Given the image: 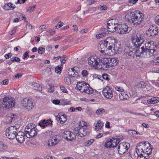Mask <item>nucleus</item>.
<instances>
[{"mask_svg": "<svg viewBox=\"0 0 159 159\" xmlns=\"http://www.w3.org/2000/svg\"><path fill=\"white\" fill-rule=\"evenodd\" d=\"M60 88L63 92L65 93H67L68 92L67 90L64 86L63 85H61Z\"/></svg>", "mask_w": 159, "mask_h": 159, "instance_id": "obj_53", "label": "nucleus"}, {"mask_svg": "<svg viewBox=\"0 0 159 159\" xmlns=\"http://www.w3.org/2000/svg\"><path fill=\"white\" fill-rule=\"evenodd\" d=\"M32 88L34 90L38 91L42 90V87L39 84L37 83H34L32 84Z\"/></svg>", "mask_w": 159, "mask_h": 159, "instance_id": "obj_36", "label": "nucleus"}, {"mask_svg": "<svg viewBox=\"0 0 159 159\" xmlns=\"http://www.w3.org/2000/svg\"><path fill=\"white\" fill-rule=\"evenodd\" d=\"M128 133L130 135L132 136H134L137 134V132L135 130L131 129L128 130Z\"/></svg>", "mask_w": 159, "mask_h": 159, "instance_id": "obj_51", "label": "nucleus"}, {"mask_svg": "<svg viewBox=\"0 0 159 159\" xmlns=\"http://www.w3.org/2000/svg\"><path fill=\"white\" fill-rule=\"evenodd\" d=\"M7 148V146L3 143L0 141V151H3Z\"/></svg>", "mask_w": 159, "mask_h": 159, "instance_id": "obj_43", "label": "nucleus"}, {"mask_svg": "<svg viewBox=\"0 0 159 159\" xmlns=\"http://www.w3.org/2000/svg\"><path fill=\"white\" fill-rule=\"evenodd\" d=\"M130 147L129 143H127L122 142L119 143L117 150L119 154L120 155L124 154Z\"/></svg>", "mask_w": 159, "mask_h": 159, "instance_id": "obj_13", "label": "nucleus"}, {"mask_svg": "<svg viewBox=\"0 0 159 159\" xmlns=\"http://www.w3.org/2000/svg\"><path fill=\"white\" fill-rule=\"evenodd\" d=\"M87 125L86 122L80 121L74 129V132L78 137L82 138L87 134Z\"/></svg>", "mask_w": 159, "mask_h": 159, "instance_id": "obj_1", "label": "nucleus"}, {"mask_svg": "<svg viewBox=\"0 0 159 159\" xmlns=\"http://www.w3.org/2000/svg\"><path fill=\"white\" fill-rule=\"evenodd\" d=\"M45 50L44 48L40 47L39 48L38 51L39 54H42L44 53Z\"/></svg>", "mask_w": 159, "mask_h": 159, "instance_id": "obj_49", "label": "nucleus"}, {"mask_svg": "<svg viewBox=\"0 0 159 159\" xmlns=\"http://www.w3.org/2000/svg\"><path fill=\"white\" fill-rule=\"evenodd\" d=\"M108 45L105 40H104L100 44V48L99 49L100 52L103 55H108L107 52L110 49L109 48V46L107 48Z\"/></svg>", "mask_w": 159, "mask_h": 159, "instance_id": "obj_16", "label": "nucleus"}, {"mask_svg": "<svg viewBox=\"0 0 159 159\" xmlns=\"http://www.w3.org/2000/svg\"><path fill=\"white\" fill-rule=\"evenodd\" d=\"M138 146H139V143L137 144L136 148L135 151L134 153L135 157H137V159H139L138 158L139 156V154L138 153L139 152V149L138 148Z\"/></svg>", "mask_w": 159, "mask_h": 159, "instance_id": "obj_41", "label": "nucleus"}, {"mask_svg": "<svg viewBox=\"0 0 159 159\" xmlns=\"http://www.w3.org/2000/svg\"><path fill=\"white\" fill-rule=\"evenodd\" d=\"M107 34V33L106 32H103L101 33H99L97 34L96 36V37L98 39H100L106 36Z\"/></svg>", "mask_w": 159, "mask_h": 159, "instance_id": "obj_45", "label": "nucleus"}, {"mask_svg": "<svg viewBox=\"0 0 159 159\" xmlns=\"http://www.w3.org/2000/svg\"><path fill=\"white\" fill-rule=\"evenodd\" d=\"M105 40L109 45V48L110 49L112 48L116 42L115 38L113 37H108L106 38Z\"/></svg>", "mask_w": 159, "mask_h": 159, "instance_id": "obj_22", "label": "nucleus"}, {"mask_svg": "<svg viewBox=\"0 0 159 159\" xmlns=\"http://www.w3.org/2000/svg\"><path fill=\"white\" fill-rule=\"evenodd\" d=\"M35 8L36 6L35 5L28 7L26 8V11L29 12L33 11Z\"/></svg>", "mask_w": 159, "mask_h": 159, "instance_id": "obj_44", "label": "nucleus"}, {"mask_svg": "<svg viewBox=\"0 0 159 159\" xmlns=\"http://www.w3.org/2000/svg\"><path fill=\"white\" fill-rule=\"evenodd\" d=\"M102 92L103 96L107 99H111L113 96V89L108 86H106L102 90Z\"/></svg>", "mask_w": 159, "mask_h": 159, "instance_id": "obj_11", "label": "nucleus"}, {"mask_svg": "<svg viewBox=\"0 0 159 159\" xmlns=\"http://www.w3.org/2000/svg\"><path fill=\"white\" fill-rule=\"evenodd\" d=\"M148 31L151 33L150 36H153L158 34L159 30L157 27L152 26V27H150Z\"/></svg>", "mask_w": 159, "mask_h": 159, "instance_id": "obj_25", "label": "nucleus"}, {"mask_svg": "<svg viewBox=\"0 0 159 159\" xmlns=\"http://www.w3.org/2000/svg\"><path fill=\"white\" fill-rule=\"evenodd\" d=\"M63 66L61 65L60 66H58L55 68V71L56 73L58 74H60L61 71V69L63 68Z\"/></svg>", "mask_w": 159, "mask_h": 159, "instance_id": "obj_40", "label": "nucleus"}, {"mask_svg": "<svg viewBox=\"0 0 159 159\" xmlns=\"http://www.w3.org/2000/svg\"><path fill=\"white\" fill-rule=\"evenodd\" d=\"M103 122L101 120H98L96 125L95 126V129L97 130L100 129L103 126Z\"/></svg>", "mask_w": 159, "mask_h": 159, "instance_id": "obj_34", "label": "nucleus"}, {"mask_svg": "<svg viewBox=\"0 0 159 159\" xmlns=\"http://www.w3.org/2000/svg\"><path fill=\"white\" fill-rule=\"evenodd\" d=\"M36 126L33 123L28 124L25 128V132L26 136L29 138L34 137L37 134Z\"/></svg>", "mask_w": 159, "mask_h": 159, "instance_id": "obj_4", "label": "nucleus"}, {"mask_svg": "<svg viewBox=\"0 0 159 159\" xmlns=\"http://www.w3.org/2000/svg\"><path fill=\"white\" fill-rule=\"evenodd\" d=\"M121 51L122 49L120 47V46L119 45L117 47L116 44V45L115 44L114 47H113V48L110 50H108L107 52L108 55L112 56L114 55L117 53H119Z\"/></svg>", "mask_w": 159, "mask_h": 159, "instance_id": "obj_18", "label": "nucleus"}, {"mask_svg": "<svg viewBox=\"0 0 159 159\" xmlns=\"http://www.w3.org/2000/svg\"><path fill=\"white\" fill-rule=\"evenodd\" d=\"M17 142L20 143H23L25 141V136L24 134L21 132H19L15 137Z\"/></svg>", "mask_w": 159, "mask_h": 159, "instance_id": "obj_21", "label": "nucleus"}, {"mask_svg": "<svg viewBox=\"0 0 159 159\" xmlns=\"http://www.w3.org/2000/svg\"><path fill=\"white\" fill-rule=\"evenodd\" d=\"M110 58H102L100 60L99 63L100 65H99V69L107 70L110 67Z\"/></svg>", "mask_w": 159, "mask_h": 159, "instance_id": "obj_10", "label": "nucleus"}, {"mask_svg": "<svg viewBox=\"0 0 159 159\" xmlns=\"http://www.w3.org/2000/svg\"><path fill=\"white\" fill-rule=\"evenodd\" d=\"M149 45V47L146 48V51H147V57H150L154 55V52L155 50L154 49H152V47Z\"/></svg>", "mask_w": 159, "mask_h": 159, "instance_id": "obj_28", "label": "nucleus"}, {"mask_svg": "<svg viewBox=\"0 0 159 159\" xmlns=\"http://www.w3.org/2000/svg\"><path fill=\"white\" fill-rule=\"evenodd\" d=\"M56 119L58 121H59L61 124H63L67 120V116L66 115H60L58 114L56 116Z\"/></svg>", "mask_w": 159, "mask_h": 159, "instance_id": "obj_23", "label": "nucleus"}, {"mask_svg": "<svg viewBox=\"0 0 159 159\" xmlns=\"http://www.w3.org/2000/svg\"><path fill=\"white\" fill-rule=\"evenodd\" d=\"M104 146L107 148H113L111 139H107L104 144Z\"/></svg>", "mask_w": 159, "mask_h": 159, "instance_id": "obj_37", "label": "nucleus"}, {"mask_svg": "<svg viewBox=\"0 0 159 159\" xmlns=\"http://www.w3.org/2000/svg\"><path fill=\"white\" fill-rule=\"evenodd\" d=\"M129 96H130V94L127 92L120 93L119 95L120 99L122 100L128 99L129 98Z\"/></svg>", "mask_w": 159, "mask_h": 159, "instance_id": "obj_27", "label": "nucleus"}, {"mask_svg": "<svg viewBox=\"0 0 159 159\" xmlns=\"http://www.w3.org/2000/svg\"><path fill=\"white\" fill-rule=\"evenodd\" d=\"M16 7V6L12 3L9 2L5 4L3 8L5 11H8L13 10Z\"/></svg>", "mask_w": 159, "mask_h": 159, "instance_id": "obj_24", "label": "nucleus"}, {"mask_svg": "<svg viewBox=\"0 0 159 159\" xmlns=\"http://www.w3.org/2000/svg\"><path fill=\"white\" fill-rule=\"evenodd\" d=\"M52 121H51L50 119H48L47 120H44L40 121L39 123V125L44 128L47 126L48 125H50L51 124Z\"/></svg>", "mask_w": 159, "mask_h": 159, "instance_id": "obj_26", "label": "nucleus"}, {"mask_svg": "<svg viewBox=\"0 0 159 159\" xmlns=\"http://www.w3.org/2000/svg\"><path fill=\"white\" fill-rule=\"evenodd\" d=\"M131 40L135 48H137L136 51L134 54L135 57L136 56V57H139V53L138 50L139 49V38L138 37L137 34H132L131 37Z\"/></svg>", "mask_w": 159, "mask_h": 159, "instance_id": "obj_12", "label": "nucleus"}, {"mask_svg": "<svg viewBox=\"0 0 159 159\" xmlns=\"http://www.w3.org/2000/svg\"><path fill=\"white\" fill-rule=\"evenodd\" d=\"M146 84L143 81H141L140 82V91H142L143 89L145 91V89L146 90Z\"/></svg>", "mask_w": 159, "mask_h": 159, "instance_id": "obj_38", "label": "nucleus"}, {"mask_svg": "<svg viewBox=\"0 0 159 159\" xmlns=\"http://www.w3.org/2000/svg\"><path fill=\"white\" fill-rule=\"evenodd\" d=\"M146 22V20L145 18H143V19H141V20L140 21V25H141V27H143V26L144 25Z\"/></svg>", "mask_w": 159, "mask_h": 159, "instance_id": "obj_56", "label": "nucleus"}, {"mask_svg": "<svg viewBox=\"0 0 159 159\" xmlns=\"http://www.w3.org/2000/svg\"><path fill=\"white\" fill-rule=\"evenodd\" d=\"M100 60L98 56L93 54L88 58V64L91 67L96 69H99L100 68L99 67Z\"/></svg>", "mask_w": 159, "mask_h": 159, "instance_id": "obj_6", "label": "nucleus"}, {"mask_svg": "<svg viewBox=\"0 0 159 159\" xmlns=\"http://www.w3.org/2000/svg\"><path fill=\"white\" fill-rule=\"evenodd\" d=\"M1 103L2 107L8 108L14 107L15 104V99L12 97L7 96L2 98Z\"/></svg>", "mask_w": 159, "mask_h": 159, "instance_id": "obj_5", "label": "nucleus"}, {"mask_svg": "<svg viewBox=\"0 0 159 159\" xmlns=\"http://www.w3.org/2000/svg\"><path fill=\"white\" fill-rule=\"evenodd\" d=\"M59 136L56 135L53 137L51 139L48 141V146H53L57 144L59 140Z\"/></svg>", "mask_w": 159, "mask_h": 159, "instance_id": "obj_20", "label": "nucleus"}, {"mask_svg": "<svg viewBox=\"0 0 159 159\" xmlns=\"http://www.w3.org/2000/svg\"><path fill=\"white\" fill-rule=\"evenodd\" d=\"M111 139L113 148L116 147L120 142V139L118 138H112V139Z\"/></svg>", "mask_w": 159, "mask_h": 159, "instance_id": "obj_30", "label": "nucleus"}, {"mask_svg": "<svg viewBox=\"0 0 159 159\" xmlns=\"http://www.w3.org/2000/svg\"><path fill=\"white\" fill-rule=\"evenodd\" d=\"M14 16L18 18L20 20L26 19V17L24 14L18 11H16L14 13Z\"/></svg>", "mask_w": 159, "mask_h": 159, "instance_id": "obj_29", "label": "nucleus"}, {"mask_svg": "<svg viewBox=\"0 0 159 159\" xmlns=\"http://www.w3.org/2000/svg\"><path fill=\"white\" fill-rule=\"evenodd\" d=\"M46 34L48 35H53L55 34V30H52V29H50L48 31L46 32Z\"/></svg>", "mask_w": 159, "mask_h": 159, "instance_id": "obj_48", "label": "nucleus"}, {"mask_svg": "<svg viewBox=\"0 0 159 159\" xmlns=\"http://www.w3.org/2000/svg\"><path fill=\"white\" fill-rule=\"evenodd\" d=\"M105 111V110L104 109L101 108L98 109L95 112V113L97 115H99L101 114L104 113Z\"/></svg>", "mask_w": 159, "mask_h": 159, "instance_id": "obj_46", "label": "nucleus"}, {"mask_svg": "<svg viewBox=\"0 0 159 159\" xmlns=\"http://www.w3.org/2000/svg\"><path fill=\"white\" fill-rule=\"evenodd\" d=\"M29 57V52H26L23 54L22 56V58L23 59H25V58L28 57Z\"/></svg>", "mask_w": 159, "mask_h": 159, "instance_id": "obj_61", "label": "nucleus"}, {"mask_svg": "<svg viewBox=\"0 0 159 159\" xmlns=\"http://www.w3.org/2000/svg\"><path fill=\"white\" fill-rule=\"evenodd\" d=\"M67 57L66 56L63 55L62 56V58L61 59L60 61L61 64V65L65 64L66 61V59Z\"/></svg>", "mask_w": 159, "mask_h": 159, "instance_id": "obj_52", "label": "nucleus"}, {"mask_svg": "<svg viewBox=\"0 0 159 159\" xmlns=\"http://www.w3.org/2000/svg\"><path fill=\"white\" fill-rule=\"evenodd\" d=\"M75 134L71 131L65 130L63 134V137L66 140L72 141L76 138Z\"/></svg>", "mask_w": 159, "mask_h": 159, "instance_id": "obj_15", "label": "nucleus"}, {"mask_svg": "<svg viewBox=\"0 0 159 159\" xmlns=\"http://www.w3.org/2000/svg\"><path fill=\"white\" fill-rule=\"evenodd\" d=\"M17 128L15 126H11L6 129V136L10 139H14L17 132Z\"/></svg>", "mask_w": 159, "mask_h": 159, "instance_id": "obj_8", "label": "nucleus"}, {"mask_svg": "<svg viewBox=\"0 0 159 159\" xmlns=\"http://www.w3.org/2000/svg\"><path fill=\"white\" fill-rule=\"evenodd\" d=\"M71 78L70 77H66L64 78V82L66 84L70 85L71 84Z\"/></svg>", "mask_w": 159, "mask_h": 159, "instance_id": "obj_42", "label": "nucleus"}, {"mask_svg": "<svg viewBox=\"0 0 159 159\" xmlns=\"http://www.w3.org/2000/svg\"><path fill=\"white\" fill-rule=\"evenodd\" d=\"M150 144L148 143L146 141H143L140 142V148L141 150V152H144L146 151V152H148V146H149Z\"/></svg>", "mask_w": 159, "mask_h": 159, "instance_id": "obj_19", "label": "nucleus"}, {"mask_svg": "<svg viewBox=\"0 0 159 159\" xmlns=\"http://www.w3.org/2000/svg\"><path fill=\"white\" fill-rule=\"evenodd\" d=\"M94 139H92L86 140L84 143V145L86 146H89L91 145L94 142Z\"/></svg>", "mask_w": 159, "mask_h": 159, "instance_id": "obj_39", "label": "nucleus"}, {"mask_svg": "<svg viewBox=\"0 0 159 159\" xmlns=\"http://www.w3.org/2000/svg\"><path fill=\"white\" fill-rule=\"evenodd\" d=\"M16 117V115L14 114L11 115V116H10L9 121L10 122H11L13 120H14Z\"/></svg>", "mask_w": 159, "mask_h": 159, "instance_id": "obj_58", "label": "nucleus"}, {"mask_svg": "<svg viewBox=\"0 0 159 159\" xmlns=\"http://www.w3.org/2000/svg\"><path fill=\"white\" fill-rule=\"evenodd\" d=\"M34 100L31 98L27 97L23 98L21 101V104L28 111L30 110L33 108Z\"/></svg>", "mask_w": 159, "mask_h": 159, "instance_id": "obj_7", "label": "nucleus"}, {"mask_svg": "<svg viewBox=\"0 0 159 159\" xmlns=\"http://www.w3.org/2000/svg\"><path fill=\"white\" fill-rule=\"evenodd\" d=\"M151 82L152 84H154L155 86L159 87V82H156L155 80H152Z\"/></svg>", "mask_w": 159, "mask_h": 159, "instance_id": "obj_60", "label": "nucleus"}, {"mask_svg": "<svg viewBox=\"0 0 159 159\" xmlns=\"http://www.w3.org/2000/svg\"><path fill=\"white\" fill-rule=\"evenodd\" d=\"M45 159H55V158L51 155H48L46 156Z\"/></svg>", "mask_w": 159, "mask_h": 159, "instance_id": "obj_64", "label": "nucleus"}, {"mask_svg": "<svg viewBox=\"0 0 159 159\" xmlns=\"http://www.w3.org/2000/svg\"><path fill=\"white\" fill-rule=\"evenodd\" d=\"M63 25V23L62 21H60L58 23L57 25L55 27L56 29H59Z\"/></svg>", "mask_w": 159, "mask_h": 159, "instance_id": "obj_55", "label": "nucleus"}, {"mask_svg": "<svg viewBox=\"0 0 159 159\" xmlns=\"http://www.w3.org/2000/svg\"><path fill=\"white\" fill-rule=\"evenodd\" d=\"M119 60L117 58H110V67H112L116 66Z\"/></svg>", "mask_w": 159, "mask_h": 159, "instance_id": "obj_31", "label": "nucleus"}, {"mask_svg": "<svg viewBox=\"0 0 159 159\" xmlns=\"http://www.w3.org/2000/svg\"><path fill=\"white\" fill-rule=\"evenodd\" d=\"M11 53L9 52L8 53L5 54L4 57L6 59H8L11 57Z\"/></svg>", "mask_w": 159, "mask_h": 159, "instance_id": "obj_62", "label": "nucleus"}, {"mask_svg": "<svg viewBox=\"0 0 159 159\" xmlns=\"http://www.w3.org/2000/svg\"><path fill=\"white\" fill-rule=\"evenodd\" d=\"M148 103L149 104H154L159 102V97H156L152 98L147 101Z\"/></svg>", "mask_w": 159, "mask_h": 159, "instance_id": "obj_32", "label": "nucleus"}, {"mask_svg": "<svg viewBox=\"0 0 159 159\" xmlns=\"http://www.w3.org/2000/svg\"><path fill=\"white\" fill-rule=\"evenodd\" d=\"M76 87L82 93L84 92L89 94L92 93L93 92V89L90 87L89 85L84 81L78 82Z\"/></svg>", "mask_w": 159, "mask_h": 159, "instance_id": "obj_2", "label": "nucleus"}, {"mask_svg": "<svg viewBox=\"0 0 159 159\" xmlns=\"http://www.w3.org/2000/svg\"><path fill=\"white\" fill-rule=\"evenodd\" d=\"M9 83V80L7 79H5L1 82V84L3 85H7Z\"/></svg>", "mask_w": 159, "mask_h": 159, "instance_id": "obj_59", "label": "nucleus"}, {"mask_svg": "<svg viewBox=\"0 0 159 159\" xmlns=\"http://www.w3.org/2000/svg\"><path fill=\"white\" fill-rule=\"evenodd\" d=\"M79 70V68L76 66L70 68L68 70V74L71 77L78 78L80 77L78 73Z\"/></svg>", "mask_w": 159, "mask_h": 159, "instance_id": "obj_17", "label": "nucleus"}, {"mask_svg": "<svg viewBox=\"0 0 159 159\" xmlns=\"http://www.w3.org/2000/svg\"><path fill=\"white\" fill-rule=\"evenodd\" d=\"M137 14L139 15V11H135L134 12H130L127 14L125 18L129 22L132 23L133 25L136 26L139 24Z\"/></svg>", "mask_w": 159, "mask_h": 159, "instance_id": "obj_3", "label": "nucleus"}, {"mask_svg": "<svg viewBox=\"0 0 159 159\" xmlns=\"http://www.w3.org/2000/svg\"><path fill=\"white\" fill-rule=\"evenodd\" d=\"M115 89L116 91L119 92H123L124 91V89L122 87L118 86H116L115 87Z\"/></svg>", "mask_w": 159, "mask_h": 159, "instance_id": "obj_50", "label": "nucleus"}, {"mask_svg": "<svg viewBox=\"0 0 159 159\" xmlns=\"http://www.w3.org/2000/svg\"><path fill=\"white\" fill-rule=\"evenodd\" d=\"M119 23V20L117 19H112L109 20L107 23V24L114 25H118Z\"/></svg>", "mask_w": 159, "mask_h": 159, "instance_id": "obj_35", "label": "nucleus"}, {"mask_svg": "<svg viewBox=\"0 0 159 159\" xmlns=\"http://www.w3.org/2000/svg\"><path fill=\"white\" fill-rule=\"evenodd\" d=\"M88 71L86 70H84L82 71V75L84 77H85L88 75Z\"/></svg>", "mask_w": 159, "mask_h": 159, "instance_id": "obj_63", "label": "nucleus"}, {"mask_svg": "<svg viewBox=\"0 0 159 159\" xmlns=\"http://www.w3.org/2000/svg\"><path fill=\"white\" fill-rule=\"evenodd\" d=\"M140 47L142 46L144 44V45H143L141 47L142 51L140 53V57H147V51H146V48L149 47V45H151V44L149 43H146V42L142 39V37L140 36Z\"/></svg>", "mask_w": 159, "mask_h": 159, "instance_id": "obj_9", "label": "nucleus"}, {"mask_svg": "<svg viewBox=\"0 0 159 159\" xmlns=\"http://www.w3.org/2000/svg\"><path fill=\"white\" fill-rule=\"evenodd\" d=\"M98 8L100 11H104L106 10L107 9V7L106 5L100 6Z\"/></svg>", "mask_w": 159, "mask_h": 159, "instance_id": "obj_54", "label": "nucleus"}, {"mask_svg": "<svg viewBox=\"0 0 159 159\" xmlns=\"http://www.w3.org/2000/svg\"><path fill=\"white\" fill-rule=\"evenodd\" d=\"M102 77L104 80H109V78L108 77V75L107 74H104L102 75Z\"/></svg>", "mask_w": 159, "mask_h": 159, "instance_id": "obj_57", "label": "nucleus"}, {"mask_svg": "<svg viewBox=\"0 0 159 159\" xmlns=\"http://www.w3.org/2000/svg\"><path fill=\"white\" fill-rule=\"evenodd\" d=\"M128 28V26L124 24L118 25L117 28V31L120 34H126L130 31V29L129 30Z\"/></svg>", "mask_w": 159, "mask_h": 159, "instance_id": "obj_14", "label": "nucleus"}, {"mask_svg": "<svg viewBox=\"0 0 159 159\" xmlns=\"http://www.w3.org/2000/svg\"><path fill=\"white\" fill-rule=\"evenodd\" d=\"M107 30L111 32H114L116 30V26L114 25L107 24Z\"/></svg>", "mask_w": 159, "mask_h": 159, "instance_id": "obj_33", "label": "nucleus"}, {"mask_svg": "<svg viewBox=\"0 0 159 159\" xmlns=\"http://www.w3.org/2000/svg\"><path fill=\"white\" fill-rule=\"evenodd\" d=\"M10 60L12 62H19L20 61V59L18 57H14L11 58Z\"/></svg>", "mask_w": 159, "mask_h": 159, "instance_id": "obj_47", "label": "nucleus"}]
</instances>
